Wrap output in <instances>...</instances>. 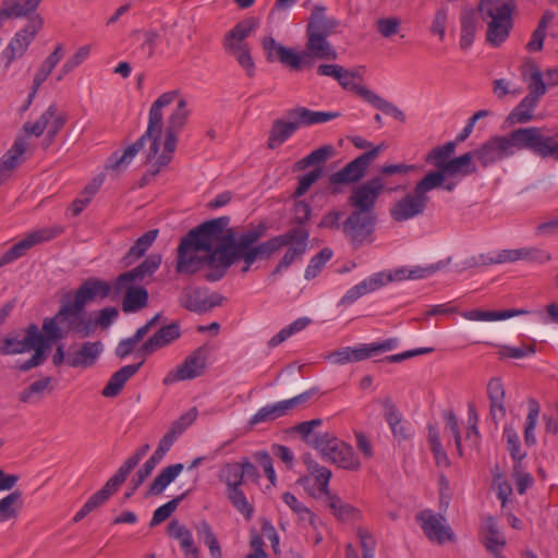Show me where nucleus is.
<instances>
[{
    "instance_id": "nucleus-1",
    "label": "nucleus",
    "mask_w": 558,
    "mask_h": 558,
    "mask_svg": "<svg viewBox=\"0 0 558 558\" xmlns=\"http://www.w3.org/2000/svg\"><path fill=\"white\" fill-rule=\"evenodd\" d=\"M222 223V220L204 221L181 239L175 265L178 274L194 275L208 266L209 270L204 275L208 282L219 281L227 275L230 265L220 238Z\"/></svg>"
},
{
    "instance_id": "nucleus-2",
    "label": "nucleus",
    "mask_w": 558,
    "mask_h": 558,
    "mask_svg": "<svg viewBox=\"0 0 558 558\" xmlns=\"http://www.w3.org/2000/svg\"><path fill=\"white\" fill-rule=\"evenodd\" d=\"M475 159L483 168L514 156L517 150H529L542 159L558 161V143L545 136L544 130L527 126L513 130L505 135H494L473 149Z\"/></svg>"
},
{
    "instance_id": "nucleus-3",
    "label": "nucleus",
    "mask_w": 558,
    "mask_h": 558,
    "mask_svg": "<svg viewBox=\"0 0 558 558\" xmlns=\"http://www.w3.org/2000/svg\"><path fill=\"white\" fill-rule=\"evenodd\" d=\"M179 96V90H170L161 94L150 106L148 112V125L146 132L131 144L122 155L114 151L109 158L107 169L120 170L122 167L128 166L131 160L144 148L146 141H150L147 151L146 160L150 162L156 159L153 165V170L146 172L140 180L138 186L144 187L149 181L156 177L160 169L167 165L159 163V149L161 143V134L163 129V114L162 108L171 105Z\"/></svg>"
},
{
    "instance_id": "nucleus-4",
    "label": "nucleus",
    "mask_w": 558,
    "mask_h": 558,
    "mask_svg": "<svg viewBox=\"0 0 558 558\" xmlns=\"http://www.w3.org/2000/svg\"><path fill=\"white\" fill-rule=\"evenodd\" d=\"M517 9L514 0H481L477 11L488 22L486 39L495 47L500 46L513 27L512 15Z\"/></svg>"
},
{
    "instance_id": "nucleus-5",
    "label": "nucleus",
    "mask_w": 558,
    "mask_h": 558,
    "mask_svg": "<svg viewBox=\"0 0 558 558\" xmlns=\"http://www.w3.org/2000/svg\"><path fill=\"white\" fill-rule=\"evenodd\" d=\"M325 7L316 5L311 13L306 26L307 43L305 48L317 56V59L336 60L337 52L327 40L339 26V21L325 14Z\"/></svg>"
},
{
    "instance_id": "nucleus-6",
    "label": "nucleus",
    "mask_w": 558,
    "mask_h": 558,
    "mask_svg": "<svg viewBox=\"0 0 558 558\" xmlns=\"http://www.w3.org/2000/svg\"><path fill=\"white\" fill-rule=\"evenodd\" d=\"M289 236L279 234L264 242L255 244L234 245L231 248L223 250V255L229 262L230 267L242 260L241 271L247 272L252 265L257 260H268L276 252L287 245Z\"/></svg>"
},
{
    "instance_id": "nucleus-7",
    "label": "nucleus",
    "mask_w": 558,
    "mask_h": 558,
    "mask_svg": "<svg viewBox=\"0 0 558 558\" xmlns=\"http://www.w3.org/2000/svg\"><path fill=\"white\" fill-rule=\"evenodd\" d=\"M384 148V144L363 153L352 161L348 162L341 170L329 175V193L333 196L343 193V185L360 182L366 174L372 162L377 159Z\"/></svg>"
},
{
    "instance_id": "nucleus-8",
    "label": "nucleus",
    "mask_w": 558,
    "mask_h": 558,
    "mask_svg": "<svg viewBox=\"0 0 558 558\" xmlns=\"http://www.w3.org/2000/svg\"><path fill=\"white\" fill-rule=\"evenodd\" d=\"M58 318H61L66 335L82 339L93 336L90 315H87L86 307L72 300V291L61 298Z\"/></svg>"
},
{
    "instance_id": "nucleus-9",
    "label": "nucleus",
    "mask_w": 558,
    "mask_h": 558,
    "mask_svg": "<svg viewBox=\"0 0 558 558\" xmlns=\"http://www.w3.org/2000/svg\"><path fill=\"white\" fill-rule=\"evenodd\" d=\"M435 190L423 180L416 182L412 193L405 194L389 209L390 217L396 222H403L422 215L429 202L428 192Z\"/></svg>"
},
{
    "instance_id": "nucleus-10",
    "label": "nucleus",
    "mask_w": 558,
    "mask_h": 558,
    "mask_svg": "<svg viewBox=\"0 0 558 558\" xmlns=\"http://www.w3.org/2000/svg\"><path fill=\"white\" fill-rule=\"evenodd\" d=\"M314 449L320 451L324 460L336 463L342 469L356 471L361 468L353 447L329 433H326V438L314 441Z\"/></svg>"
},
{
    "instance_id": "nucleus-11",
    "label": "nucleus",
    "mask_w": 558,
    "mask_h": 558,
    "mask_svg": "<svg viewBox=\"0 0 558 558\" xmlns=\"http://www.w3.org/2000/svg\"><path fill=\"white\" fill-rule=\"evenodd\" d=\"M377 225V215L351 211L343 220V235L353 250L374 242V232Z\"/></svg>"
},
{
    "instance_id": "nucleus-12",
    "label": "nucleus",
    "mask_w": 558,
    "mask_h": 558,
    "mask_svg": "<svg viewBox=\"0 0 558 558\" xmlns=\"http://www.w3.org/2000/svg\"><path fill=\"white\" fill-rule=\"evenodd\" d=\"M189 114L187 102L185 99L181 98L167 119L163 151L159 155L160 165H169L172 160V154L177 148L178 135L185 126Z\"/></svg>"
},
{
    "instance_id": "nucleus-13",
    "label": "nucleus",
    "mask_w": 558,
    "mask_h": 558,
    "mask_svg": "<svg viewBox=\"0 0 558 558\" xmlns=\"http://www.w3.org/2000/svg\"><path fill=\"white\" fill-rule=\"evenodd\" d=\"M384 187L383 179L375 177L352 190L348 197V205L352 207V211L376 215L375 205Z\"/></svg>"
},
{
    "instance_id": "nucleus-14",
    "label": "nucleus",
    "mask_w": 558,
    "mask_h": 558,
    "mask_svg": "<svg viewBox=\"0 0 558 558\" xmlns=\"http://www.w3.org/2000/svg\"><path fill=\"white\" fill-rule=\"evenodd\" d=\"M208 353L209 349L206 345L195 349L175 369L167 374L163 378V384L170 385L175 381L194 379L202 376L206 369Z\"/></svg>"
},
{
    "instance_id": "nucleus-15",
    "label": "nucleus",
    "mask_w": 558,
    "mask_h": 558,
    "mask_svg": "<svg viewBox=\"0 0 558 558\" xmlns=\"http://www.w3.org/2000/svg\"><path fill=\"white\" fill-rule=\"evenodd\" d=\"M43 24L44 21L39 15L31 16L24 28L15 34L2 52L7 59V68H9L14 60L23 57L36 34L41 29Z\"/></svg>"
},
{
    "instance_id": "nucleus-16",
    "label": "nucleus",
    "mask_w": 558,
    "mask_h": 558,
    "mask_svg": "<svg viewBox=\"0 0 558 558\" xmlns=\"http://www.w3.org/2000/svg\"><path fill=\"white\" fill-rule=\"evenodd\" d=\"M120 277L113 279V300L123 295L121 308L125 314L137 313L148 306L149 293L140 283L120 284Z\"/></svg>"
},
{
    "instance_id": "nucleus-17",
    "label": "nucleus",
    "mask_w": 558,
    "mask_h": 558,
    "mask_svg": "<svg viewBox=\"0 0 558 558\" xmlns=\"http://www.w3.org/2000/svg\"><path fill=\"white\" fill-rule=\"evenodd\" d=\"M456 151V143L447 142L441 146L434 147L426 156V163L434 166L436 169L428 171L421 180L430 186L438 189L445 182V167L451 160V156Z\"/></svg>"
},
{
    "instance_id": "nucleus-18",
    "label": "nucleus",
    "mask_w": 558,
    "mask_h": 558,
    "mask_svg": "<svg viewBox=\"0 0 558 558\" xmlns=\"http://www.w3.org/2000/svg\"><path fill=\"white\" fill-rule=\"evenodd\" d=\"M63 232L62 227H52V228H44L36 230L20 242L15 243L11 246L1 257H0V267H3L20 257L24 256L26 252L32 248L34 245L49 241Z\"/></svg>"
},
{
    "instance_id": "nucleus-19",
    "label": "nucleus",
    "mask_w": 558,
    "mask_h": 558,
    "mask_svg": "<svg viewBox=\"0 0 558 558\" xmlns=\"http://www.w3.org/2000/svg\"><path fill=\"white\" fill-rule=\"evenodd\" d=\"M213 220H222V231L220 233L221 240L225 242L223 250L231 248L234 245H246L257 243L267 231L265 222H259L257 226L247 229L244 232L238 233L234 228L230 227V217L221 216Z\"/></svg>"
},
{
    "instance_id": "nucleus-20",
    "label": "nucleus",
    "mask_w": 558,
    "mask_h": 558,
    "mask_svg": "<svg viewBox=\"0 0 558 558\" xmlns=\"http://www.w3.org/2000/svg\"><path fill=\"white\" fill-rule=\"evenodd\" d=\"M109 296L113 300V280L108 282L97 277L86 278L76 291L72 292V300L84 307L97 299L105 300Z\"/></svg>"
},
{
    "instance_id": "nucleus-21",
    "label": "nucleus",
    "mask_w": 558,
    "mask_h": 558,
    "mask_svg": "<svg viewBox=\"0 0 558 558\" xmlns=\"http://www.w3.org/2000/svg\"><path fill=\"white\" fill-rule=\"evenodd\" d=\"M181 326L179 322H173L169 325L159 328L153 336H150L143 344L137 349L136 356L145 359L157 350L171 344L173 341L181 337Z\"/></svg>"
},
{
    "instance_id": "nucleus-22",
    "label": "nucleus",
    "mask_w": 558,
    "mask_h": 558,
    "mask_svg": "<svg viewBox=\"0 0 558 558\" xmlns=\"http://www.w3.org/2000/svg\"><path fill=\"white\" fill-rule=\"evenodd\" d=\"M441 514H435L432 510L425 509L416 514V521L421 524V529L429 541H436L444 544L447 541H453L454 534L450 526L444 525Z\"/></svg>"
},
{
    "instance_id": "nucleus-23",
    "label": "nucleus",
    "mask_w": 558,
    "mask_h": 558,
    "mask_svg": "<svg viewBox=\"0 0 558 558\" xmlns=\"http://www.w3.org/2000/svg\"><path fill=\"white\" fill-rule=\"evenodd\" d=\"M288 235L286 246H289L282 258L279 260L280 267L288 269L295 260L301 259L307 248L310 230L289 229L283 233Z\"/></svg>"
},
{
    "instance_id": "nucleus-24",
    "label": "nucleus",
    "mask_w": 558,
    "mask_h": 558,
    "mask_svg": "<svg viewBox=\"0 0 558 558\" xmlns=\"http://www.w3.org/2000/svg\"><path fill=\"white\" fill-rule=\"evenodd\" d=\"M161 255L150 254L135 268L119 275L120 284L142 283L146 277H151L160 267Z\"/></svg>"
},
{
    "instance_id": "nucleus-25",
    "label": "nucleus",
    "mask_w": 558,
    "mask_h": 558,
    "mask_svg": "<svg viewBox=\"0 0 558 558\" xmlns=\"http://www.w3.org/2000/svg\"><path fill=\"white\" fill-rule=\"evenodd\" d=\"M300 123L295 118H288V120L276 119L268 133L267 147L276 149L287 142L298 130Z\"/></svg>"
},
{
    "instance_id": "nucleus-26",
    "label": "nucleus",
    "mask_w": 558,
    "mask_h": 558,
    "mask_svg": "<svg viewBox=\"0 0 558 558\" xmlns=\"http://www.w3.org/2000/svg\"><path fill=\"white\" fill-rule=\"evenodd\" d=\"M143 364L144 360L136 364L122 366L119 371L113 373L101 391L102 396L106 398L117 397L124 388L126 381L140 371Z\"/></svg>"
},
{
    "instance_id": "nucleus-27",
    "label": "nucleus",
    "mask_w": 558,
    "mask_h": 558,
    "mask_svg": "<svg viewBox=\"0 0 558 558\" xmlns=\"http://www.w3.org/2000/svg\"><path fill=\"white\" fill-rule=\"evenodd\" d=\"M287 118H295L301 126L325 123L341 116L339 111H313L305 107L296 106L286 111Z\"/></svg>"
},
{
    "instance_id": "nucleus-28",
    "label": "nucleus",
    "mask_w": 558,
    "mask_h": 558,
    "mask_svg": "<svg viewBox=\"0 0 558 558\" xmlns=\"http://www.w3.org/2000/svg\"><path fill=\"white\" fill-rule=\"evenodd\" d=\"M487 397L489 399V413L492 420L497 423L498 418L506 416L505 398L506 390L501 378L493 377L487 384Z\"/></svg>"
},
{
    "instance_id": "nucleus-29",
    "label": "nucleus",
    "mask_w": 558,
    "mask_h": 558,
    "mask_svg": "<svg viewBox=\"0 0 558 558\" xmlns=\"http://www.w3.org/2000/svg\"><path fill=\"white\" fill-rule=\"evenodd\" d=\"M101 351L102 344L100 341L84 342L75 353L68 355L66 363L74 368L90 367L95 364Z\"/></svg>"
},
{
    "instance_id": "nucleus-30",
    "label": "nucleus",
    "mask_w": 558,
    "mask_h": 558,
    "mask_svg": "<svg viewBox=\"0 0 558 558\" xmlns=\"http://www.w3.org/2000/svg\"><path fill=\"white\" fill-rule=\"evenodd\" d=\"M474 150L466 151L458 157L451 158L445 167V180L453 177H468L477 173L478 169L474 162Z\"/></svg>"
},
{
    "instance_id": "nucleus-31",
    "label": "nucleus",
    "mask_w": 558,
    "mask_h": 558,
    "mask_svg": "<svg viewBox=\"0 0 558 558\" xmlns=\"http://www.w3.org/2000/svg\"><path fill=\"white\" fill-rule=\"evenodd\" d=\"M258 26L256 17H247L236 23L235 26L229 31L223 38L225 49H235V47L247 46L242 41L247 38L253 31Z\"/></svg>"
},
{
    "instance_id": "nucleus-32",
    "label": "nucleus",
    "mask_w": 558,
    "mask_h": 558,
    "mask_svg": "<svg viewBox=\"0 0 558 558\" xmlns=\"http://www.w3.org/2000/svg\"><path fill=\"white\" fill-rule=\"evenodd\" d=\"M41 0H25L23 4L19 0H3L0 8V27L10 17L28 16L36 11Z\"/></svg>"
},
{
    "instance_id": "nucleus-33",
    "label": "nucleus",
    "mask_w": 558,
    "mask_h": 558,
    "mask_svg": "<svg viewBox=\"0 0 558 558\" xmlns=\"http://www.w3.org/2000/svg\"><path fill=\"white\" fill-rule=\"evenodd\" d=\"M167 531L169 536L180 542V546L186 558L199 557V550L194 545L193 536L189 529L180 524L179 521L174 519L168 524Z\"/></svg>"
},
{
    "instance_id": "nucleus-34",
    "label": "nucleus",
    "mask_w": 558,
    "mask_h": 558,
    "mask_svg": "<svg viewBox=\"0 0 558 558\" xmlns=\"http://www.w3.org/2000/svg\"><path fill=\"white\" fill-rule=\"evenodd\" d=\"M383 287V276L373 275L372 277L361 281L351 289L340 299L338 306L350 305L359 300L361 296L373 292Z\"/></svg>"
},
{
    "instance_id": "nucleus-35",
    "label": "nucleus",
    "mask_w": 558,
    "mask_h": 558,
    "mask_svg": "<svg viewBox=\"0 0 558 558\" xmlns=\"http://www.w3.org/2000/svg\"><path fill=\"white\" fill-rule=\"evenodd\" d=\"M280 58L284 66L289 68L291 71L299 72L312 68L314 64L313 58H317V56L307 49L298 52L292 48H282L280 49Z\"/></svg>"
},
{
    "instance_id": "nucleus-36",
    "label": "nucleus",
    "mask_w": 558,
    "mask_h": 558,
    "mask_svg": "<svg viewBox=\"0 0 558 558\" xmlns=\"http://www.w3.org/2000/svg\"><path fill=\"white\" fill-rule=\"evenodd\" d=\"M183 469L184 465L182 463L170 464L162 469V471L148 486V489L145 493V498L161 495L167 486L175 480V477L183 471Z\"/></svg>"
},
{
    "instance_id": "nucleus-37",
    "label": "nucleus",
    "mask_w": 558,
    "mask_h": 558,
    "mask_svg": "<svg viewBox=\"0 0 558 558\" xmlns=\"http://www.w3.org/2000/svg\"><path fill=\"white\" fill-rule=\"evenodd\" d=\"M539 100L526 95L509 113L506 123L510 126L514 124H524L534 119V110L538 106Z\"/></svg>"
},
{
    "instance_id": "nucleus-38",
    "label": "nucleus",
    "mask_w": 558,
    "mask_h": 558,
    "mask_svg": "<svg viewBox=\"0 0 558 558\" xmlns=\"http://www.w3.org/2000/svg\"><path fill=\"white\" fill-rule=\"evenodd\" d=\"M158 229H151L141 235L123 256L122 263L125 267L131 266L143 257L158 236Z\"/></svg>"
},
{
    "instance_id": "nucleus-39",
    "label": "nucleus",
    "mask_w": 558,
    "mask_h": 558,
    "mask_svg": "<svg viewBox=\"0 0 558 558\" xmlns=\"http://www.w3.org/2000/svg\"><path fill=\"white\" fill-rule=\"evenodd\" d=\"M327 497V506L333 515L341 521L359 520L361 519V511L352 505L344 502L339 496L324 493Z\"/></svg>"
},
{
    "instance_id": "nucleus-40",
    "label": "nucleus",
    "mask_w": 558,
    "mask_h": 558,
    "mask_svg": "<svg viewBox=\"0 0 558 558\" xmlns=\"http://www.w3.org/2000/svg\"><path fill=\"white\" fill-rule=\"evenodd\" d=\"M477 26V11L464 8L461 13L460 48L465 50L472 46Z\"/></svg>"
},
{
    "instance_id": "nucleus-41",
    "label": "nucleus",
    "mask_w": 558,
    "mask_h": 558,
    "mask_svg": "<svg viewBox=\"0 0 558 558\" xmlns=\"http://www.w3.org/2000/svg\"><path fill=\"white\" fill-rule=\"evenodd\" d=\"M52 378L47 376L35 380L19 395V400L23 403L39 402L46 393H50L53 388L50 386Z\"/></svg>"
},
{
    "instance_id": "nucleus-42",
    "label": "nucleus",
    "mask_w": 558,
    "mask_h": 558,
    "mask_svg": "<svg viewBox=\"0 0 558 558\" xmlns=\"http://www.w3.org/2000/svg\"><path fill=\"white\" fill-rule=\"evenodd\" d=\"M363 100L373 106L375 109L381 111L383 113L392 117L401 123H404L407 120L405 113L395 106L392 102L384 99L376 93L365 92L363 93Z\"/></svg>"
},
{
    "instance_id": "nucleus-43",
    "label": "nucleus",
    "mask_w": 558,
    "mask_h": 558,
    "mask_svg": "<svg viewBox=\"0 0 558 558\" xmlns=\"http://www.w3.org/2000/svg\"><path fill=\"white\" fill-rule=\"evenodd\" d=\"M529 313L526 310L484 311L475 308L464 312L462 316L469 320H501Z\"/></svg>"
},
{
    "instance_id": "nucleus-44",
    "label": "nucleus",
    "mask_w": 558,
    "mask_h": 558,
    "mask_svg": "<svg viewBox=\"0 0 558 558\" xmlns=\"http://www.w3.org/2000/svg\"><path fill=\"white\" fill-rule=\"evenodd\" d=\"M64 50L63 45L58 44L54 50L46 58L43 62L41 66L37 71L34 76L33 84L35 88H39L40 85L47 80V77L51 74L52 70L59 63V61L63 58Z\"/></svg>"
},
{
    "instance_id": "nucleus-45",
    "label": "nucleus",
    "mask_w": 558,
    "mask_h": 558,
    "mask_svg": "<svg viewBox=\"0 0 558 558\" xmlns=\"http://www.w3.org/2000/svg\"><path fill=\"white\" fill-rule=\"evenodd\" d=\"M23 507L22 492L13 490L0 500V522L15 519Z\"/></svg>"
},
{
    "instance_id": "nucleus-46",
    "label": "nucleus",
    "mask_w": 558,
    "mask_h": 558,
    "mask_svg": "<svg viewBox=\"0 0 558 558\" xmlns=\"http://www.w3.org/2000/svg\"><path fill=\"white\" fill-rule=\"evenodd\" d=\"M129 474L130 472L126 469H124L123 465H121L116 472V474L107 481L105 486L95 494H93L95 499H97L101 505L105 504L110 498V496L114 494L119 489V487L126 481Z\"/></svg>"
},
{
    "instance_id": "nucleus-47",
    "label": "nucleus",
    "mask_w": 558,
    "mask_h": 558,
    "mask_svg": "<svg viewBox=\"0 0 558 558\" xmlns=\"http://www.w3.org/2000/svg\"><path fill=\"white\" fill-rule=\"evenodd\" d=\"M66 336L61 318H58V312L52 317H46L41 325V337L44 343H52L63 339Z\"/></svg>"
},
{
    "instance_id": "nucleus-48",
    "label": "nucleus",
    "mask_w": 558,
    "mask_h": 558,
    "mask_svg": "<svg viewBox=\"0 0 558 558\" xmlns=\"http://www.w3.org/2000/svg\"><path fill=\"white\" fill-rule=\"evenodd\" d=\"M523 69H524L523 73L525 72V69L532 70V73L530 75L529 85H527V88H529L527 95H532V97L539 100L541 97L544 96L547 92V86L544 83L543 74H542L539 68L531 59H529L524 62Z\"/></svg>"
},
{
    "instance_id": "nucleus-49",
    "label": "nucleus",
    "mask_w": 558,
    "mask_h": 558,
    "mask_svg": "<svg viewBox=\"0 0 558 558\" xmlns=\"http://www.w3.org/2000/svg\"><path fill=\"white\" fill-rule=\"evenodd\" d=\"M304 464L307 466L308 472L315 476L322 493H328V484L331 477V471L325 466L319 465L312 457L311 453H304L302 457Z\"/></svg>"
},
{
    "instance_id": "nucleus-50",
    "label": "nucleus",
    "mask_w": 558,
    "mask_h": 558,
    "mask_svg": "<svg viewBox=\"0 0 558 558\" xmlns=\"http://www.w3.org/2000/svg\"><path fill=\"white\" fill-rule=\"evenodd\" d=\"M304 464L307 466L308 472L315 476L322 493H328V484L331 477V471L325 466L319 465L312 457L311 453H304L302 457Z\"/></svg>"
},
{
    "instance_id": "nucleus-51",
    "label": "nucleus",
    "mask_w": 558,
    "mask_h": 558,
    "mask_svg": "<svg viewBox=\"0 0 558 558\" xmlns=\"http://www.w3.org/2000/svg\"><path fill=\"white\" fill-rule=\"evenodd\" d=\"M292 216L290 218V229H303L308 230L305 225L311 220L313 208L305 201L295 199L292 209Z\"/></svg>"
},
{
    "instance_id": "nucleus-52",
    "label": "nucleus",
    "mask_w": 558,
    "mask_h": 558,
    "mask_svg": "<svg viewBox=\"0 0 558 558\" xmlns=\"http://www.w3.org/2000/svg\"><path fill=\"white\" fill-rule=\"evenodd\" d=\"M226 495L231 505L244 515L246 520H251L254 513L253 506L247 501L241 486H235L226 489Z\"/></svg>"
},
{
    "instance_id": "nucleus-53",
    "label": "nucleus",
    "mask_w": 558,
    "mask_h": 558,
    "mask_svg": "<svg viewBox=\"0 0 558 558\" xmlns=\"http://www.w3.org/2000/svg\"><path fill=\"white\" fill-rule=\"evenodd\" d=\"M218 477L220 482L227 485V488L242 486L244 483L240 462L223 464L219 470Z\"/></svg>"
},
{
    "instance_id": "nucleus-54",
    "label": "nucleus",
    "mask_w": 558,
    "mask_h": 558,
    "mask_svg": "<svg viewBox=\"0 0 558 558\" xmlns=\"http://www.w3.org/2000/svg\"><path fill=\"white\" fill-rule=\"evenodd\" d=\"M25 150V140L23 137L15 138L12 147L3 155L0 166L9 171L14 170L22 162Z\"/></svg>"
},
{
    "instance_id": "nucleus-55",
    "label": "nucleus",
    "mask_w": 558,
    "mask_h": 558,
    "mask_svg": "<svg viewBox=\"0 0 558 558\" xmlns=\"http://www.w3.org/2000/svg\"><path fill=\"white\" fill-rule=\"evenodd\" d=\"M181 306L194 313H206L204 299L198 289L184 288L179 298Z\"/></svg>"
},
{
    "instance_id": "nucleus-56",
    "label": "nucleus",
    "mask_w": 558,
    "mask_h": 558,
    "mask_svg": "<svg viewBox=\"0 0 558 558\" xmlns=\"http://www.w3.org/2000/svg\"><path fill=\"white\" fill-rule=\"evenodd\" d=\"M485 527L487 531L485 547L492 554L506 546V539L499 535V529L494 517H487L485 519Z\"/></svg>"
},
{
    "instance_id": "nucleus-57",
    "label": "nucleus",
    "mask_w": 558,
    "mask_h": 558,
    "mask_svg": "<svg viewBox=\"0 0 558 558\" xmlns=\"http://www.w3.org/2000/svg\"><path fill=\"white\" fill-rule=\"evenodd\" d=\"M190 494V490L184 492L183 494L174 497L169 500L165 505L158 507L153 514V518L149 522L150 527H155L158 524L166 521L179 507V505L185 499V497Z\"/></svg>"
},
{
    "instance_id": "nucleus-58",
    "label": "nucleus",
    "mask_w": 558,
    "mask_h": 558,
    "mask_svg": "<svg viewBox=\"0 0 558 558\" xmlns=\"http://www.w3.org/2000/svg\"><path fill=\"white\" fill-rule=\"evenodd\" d=\"M93 314L94 315L90 314L93 335L96 332L97 328H101L102 330L108 329L119 317V311L114 306H106Z\"/></svg>"
},
{
    "instance_id": "nucleus-59",
    "label": "nucleus",
    "mask_w": 558,
    "mask_h": 558,
    "mask_svg": "<svg viewBox=\"0 0 558 558\" xmlns=\"http://www.w3.org/2000/svg\"><path fill=\"white\" fill-rule=\"evenodd\" d=\"M159 463L154 457H149V459L143 464V466L135 473L130 482L129 490L124 494V498H130L135 490L145 482V480L151 474L156 465Z\"/></svg>"
},
{
    "instance_id": "nucleus-60",
    "label": "nucleus",
    "mask_w": 558,
    "mask_h": 558,
    "mask_svg": "<svg viewBox=\"0 0 558 558\" xmlns=\"http://www.w3.org/2000/svg\"><path fill=\"white\" fill-rule=\"evenodd\" d=\"M57 111H58L57 105L51 104L46 109V111L39 117L38 120H36L35 122H26L23 126L24 131L28 135L40 136L45 132V130L49 123V120L54 117Z\"/></svg>"
},
{
    "instance_id": "nucleus-61",
    "label": "nucleus",
    "mask_w": 558,
    "mask_h": 558,
    "mask_svg": "<svg viewBox=\"0 0 558 558\" xmlns=\"http://www.w3.org/2000/svg\"><path fill=\"white\" fill-rule=\"evenodd\" d=\"M333 253L331 248L324 247L314 255L305 269V279L311 280L317 277L328 260L331 259Z\"/></svg>"
},
{
    "instance_id": "nucleus-62",
    "label": "nucleus",
    "mask_w": 558,
    "mask_h": 558,
    "mask_svg": "<svg viewBox=\"0 0 558 558\" xmlns=\"http://www.w3.org/2000/svg\"><path fill=\"white\" fill-rule=\"evenodd\" d=\"M539 414V404L535 399L529 400V414L526 416L524 428V440L527 446H533L536 442L535 426Z\"/></svg>"
},
{
    "instance_id": "nucleus-63",
    "label": "nucleus",
    "mask_w": 558,
    "mask_h": 558,
    "mask_svg": "<svg viewBox=\"0 0 558 558\" xmlns=\"http://www.w3.org/2000/svg\"><path fill=\"white\" fill-rule=\"evenodd\" d=\"M283 502L291 508L301 520H307L311 525L315 524L316 515L290 492H286L282 495Z\"/></svg>"
},
{
    "instance_id": "nucleus-64",
    "label": "nucleus",
    "mask_w": 558,
    "mask_h": 558,
    "mask_svg": "<svg viewBox=\"0 0 558 558\" xmlns=\"http://www.w3.org/2000/svg\"><path fill=\"white\" fill-rule=\"evenodd\" d=\"M281 410L278 403L267 404L260 408L248 421L250 426H256L259 423L272 422L282 417Z\"/></svg>"
}]
</instances>
